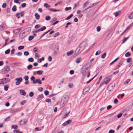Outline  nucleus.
<instances>
[{"instance_id":"nucleus-1","label":"nucleus","mask_w":133,"mask_h":133,"mask_svg":"<svg viewBox=\"0 0 133 133\" xmlns=\"http://www.w3.org/2000/svg\"><path fill=\"white\" fill-rule=\"evenodd\" d=\"M87 65H84L81 69V73L83 76H85L87 74V72L88 68V67H87Z\"/></svg>"},{"instance_id":"nucleus-2","label":"nucleus","mask_w":133,"mask_h":133,"mask_svg":"<svg viewBox=\"0 0 133 133\" xmlns=\"http://www.w3.org/2000/svg\"><path fill=\"white\" fill-rule=\"evenodd\" d=\"M82 43H81L75 51V54L76 56L78 55L82 51L83 49H81V48H82V46H81V45Z\"/></svg>"},{"instance_id":"nucleus-3","label":"nucleus","mask_w":133,"mask_h":133,"mask_svg":"<svg viewBox=\"0 0 133 133\" xmlns=\"http://www.w3.org/2000/svg\"><path fill=\"white\" fill-rule=\"evenodd\" d=\"M53 50L54 51V54L55 55H56L59 52L58 46L57 45H55L54 48Z\"/></svg>"},{"instance_id":"nucleus-4","label":"nucleus","mask_w":133,"mask_h":133,"mask_svg":"<svg viewBox=\"0 0 133 133\" xmlns=\"http://www.w3.org/2000/svg\"><path fill=\"white\" fill-rule=\"evenodd\" d=\"M111 77V76L110 75L107 76L104 79L103 81H104V82L105 84H106L109 82L111 80L110 78Z\"/></svg>"},{"instance_id":"nucleus-5","label":"nucleus","mask_w":133,"mask_h":133,"mask_svg":"<svg viewBox=\"0 0 133 133\" xmlns=\"http://www.w3.org/2000/svg\"><path fill=\"white\" fill-rule=\"evenodd\" d=\"M15 80L17 81L16 82V85H18L20 84L21 82L22 81L23 79L22 77H19L15 79Z\"/></svg>"},{"instance_id":"nucleus-6","label":"nucleus","mask_w":133,"mask_h":133,"mask_svg":"<svg viewBox=\"0 0 133 133\" xmlns=\"http://www.w3.org/2000/svg\"><path fill=\"white\" fill-rule=\"evenodd\" d=\"M90 90V88L89 87H87L85 88H84L83 93L84 94H86V92L89 91Z\"/></svg>"},{"instance_id":"nucleus-7","label":"nucleus","mask_w":133,"mask_h":133,"mask_svg":"<svg viewBox=\"0 0 133 133\" xmlns=\"http://www.w3.org/2000/svg\"><path fill=\"white\" fill-rule=\"evenodd\" d=\"M25 33V32H24L22 34H19V37L20 39H22L26 36V35L24 34Z\"/></svg>"},{"instance_id":"nucleus-8","label":"nucleus","mask_w":133,"mask_h":133,"mask_svg":"<svg viewBox=\"0 0 133 133\" xmlns=\"http://www.w3.org/2000/svg\"><path fill=\"white\" fill-rule=\"evenodd\" d=\"M72 122V121L70 119L68 120V121H66L62 124L63 126H65L69 124L70 123Z\"/></svg>"},{"instance_id":"nucleus-9","label":"nucleus","mask_w":133,"mask_h":133,"mask_svg":"<svg viewBox=\"0 0 133 133\" xmlns=\"http://www.w3.org/2000/svg\"><path fill=\"white\" fill-rule=\"evenodd\" d=\"M27 121L25 119L22 120L19 122L20 125H24L26 123Z\"/></svg>"},{"instance_id":"nucleus-10","label":"nucleus","mask_w":133,"mask_h":133,"mask_svg":"<svg viewBox=\"0 0 133 133\" xmlns=\"http://www.w3.org/2000/svg\"><path fill=\"white\" fill-rule=\"evenodd\" d=\"M10 70L9 67L8 66H5L4 68V72L5 73H7Z\"/></svg>"},{"instance_id":"nucleus-11","label":"nucleus","mask_w":133,"mask_h":133,"mask_svg":"<svg viewBox=\"0 0 133 133\" xmlns=\"http://www.w3.org/2000/svg\"><path fill=\"white\" fill-rule=\"evenodd\" d=\"M43 97L44 96L42 94L41 95H39L38 96V97L37 98V99L38 101H39L43 98Z\"/></svg>"},{"instance_id":"nucleus-12","label":"nucleus","mask_w":133,"mask_h":133,"mask_svg":"<svg viewBox=\"0 0 133 133\" xmlns=\"http://www.w3.org/2000/svg\"><path fill=\"white\" fill-rule=\"evenodd\" d=\"M19 92L21 95L25 96L26 94V92L23 90H19Z\"/></svg>"},{"instance_id":"nucleus-13","label":"nucleus","mask_w":133,"mask_h":133,"mask_svg":"<svg viewBox=\"0 0 133 133\" xmlns=\"http://www.w3.org/2000/svg\"><path fill=\"white\" fill-rule=\"evenodd\" d=\"M74 53V51L73 50H72L70 51H69L67 52L66 55L67 56H69L72 55Z\"/></svg>"},{"instance_id":"nucleus-14","label":"nucleus","mask_w":133,"mask_h":133,"mask_svg":"<svg viewBox=\"0 0 133 133\" xmlns=\"http://www.w3.org/2000/svg\"><path fill=\"white\" fill-rule=\"evenodd\" d=\"M63 105H65L68 102V99H67L66 97H64V98L63 99Z\"/></svg>"},{"instance_id":"nucleus-15","label":"nucleus","mask_w":133,"mask_h":133,"mask_svg":"<svg viewBox=\"0 0 133 133\" xmlns=\"http://www.w3.org/2000/svg\"><path fill=\"white\" fill-rule=\"evenodd\" d=\"M35 16L36 19L38 20L39 19L40 16L37 13H35Z\"/></svg>"},{"instance_id":"nucleus-16","label":"nucleus","mask_w":133,"mask_h":133,"mask_svg":"<svg viewBox=\"0 0 133 133\" xmlns=\"http://www.w3.org/2000/svg\"><path fill=\"white\" fill-rule=\"evenodd\" d=\"M128 17L130 19H132L133 18V12H131L129 15Z\"/></svg>"},{"instance_id":"nucleus-17","label":"nucleus","mask_w":133,"mask_h":133,"mask_svg":"<svg viewBox=\"0 0 133 133\" xmlns=\"http://www.w3.org/2000/svg\"><path fill=\"white\" fill-rule=\"evenodd\" d=\"M82 60V58L81 57L77 58L76 61V62L77 63H78L80 62Z\"/></svg>"},{"instance_id":"nucleus-18","label":"nucleus","mask_w":133,"mask_h":133,"mask_svg":"<svg viewBox=\"0 0 133 133\" xmlns=\"http://www.w3.org/2000/svg\"><path fill=\"white\" fill-rule=\"evenodd\" d=\"M43 72V71L39 70L36 71V73L37 75H41L42 74Z\"/></svg>"},{"instance_id":"nucleus-19","label":"nucleus","mask_w":133,"mask_h":133,"mask_svg":"<svg viewBox=\"0 0 133 133\" xmlns=\"http://www.w3.org/2000/svg\"><path fill=\"white\" fill-rule=\"evenodd\" d=\"M9 87V85L7 84L4 86V89L5 91H7L8 90V88Z\"/></svg>"},{"instance_id":"nucleus-20","label":"nucleus","mask_w":133,"mask_h":133,"mask_svg":"<svg viewBox=\"0 0 133 133\" xmlns=\"http://www.w3.org/2000/svg\"><path fill=\"white\" fill-rule=\"evenodd\" d=\"M73 16V14H71L66 18V20H67L70 19Z\"/></svg>"},{"instance_id":"nucleus-21","label":"nucleus","mask_w":133,"mask_h":133,"mask_svg":"<svg viewBox=\"0 0 133 133\" xmlns=\"http://www.w3.org/2000/svg\"><path fill=\"white\" fill-rule=\"evenodd\" d=\"M44 57H43L41 58L38 59V62L39 63H41L42 62V61H44Z\"/></svg>"},{"instance_id":"nucleus-22","label":"nucleus","mask_w":133,"mask_h":133,"mask_svg":"<svg viewBox=\"0 0 133 133\" xmlns=\"http://www.w3.org/2000/svg\"><path fill=\"white\" fill-rule=\"evenodd\" d=\"M125 56L126 57H129L131 55L130 53L129 52H127L125 54Z\"/></svg>"},{"instance_id":"nucleus-23","label":"nucleus","mask_w":133,"mask_h":133,"mask_svg":"<svg viewBox=\"0 0 133 133\" xmlns=\"http://www.w3.org/2000/svg\"><path fill=\"white\" fill-rule=\"evenodd\" d=\"M129 37H125L124 39H123V42H122V43H124L125 42V41L128 39H129Z\"/></svg>"},{"instance_id":"nucleus-24","label":"nucleus","mask_w":133,"mask_h":133,"mask_svg":"<svg viewBox=\"0 0 133 133\" xmlns=\"http://www.w3.org/2000/svg\"><path fill=\"white\" fill-rule=\"evenodd\" d=\"M11 128L14 129H17L18 128V127L17 125H13L12 126Z\"/></svg>"},{"instance_id":"nucleus-25","label":"nucleus","mask_w":133,"mask_h":133,"mask_svg":"<svg viewBox=\"0 0 133 133\" xmlns=\"http://www.w3.org/2000/svg\"><path fill=\"white\" fill-rule=\"evenodd\" d=\"M39 79V78L37 79H35V80H34L32 82V83L34 84H35L37 83H38Z\"/></svg>"},{"instance_id":"nucleus-26","label":"nucleus","mask_w":133,"mask_h":133,"mask_svg":"<svg viewBox=\"0 0 133 133\" xmlns=\"http://www.w3.org/2000/svg\"><path fill=\"white\" fill-rule=\"evenodd\" d=\"M3 79H4L6 83L9 82L10 81L9 79L7 78H3Z\"/></svg>"},{"instance_id":"nucleus-27","label":"nucleus","mask_w":133,"mask_h":133,"mask_svg":"<svg viewBox=\"0 0 133 133\" xmlns=\"http://www.w3.org/2000/svg\"><path fill=\"white\" fill-rule=\"evenodd\" d=\"M34 59L32 57L30 58H28V61L29 62H32L34 61Z\"/></svg>"},{"instance_id":"nucleus-28","label":"nucleus","mask_w":133,"mask_h":133,"mask_svg":"<svg viewBox=\"0 0 133 133\" xmlns=\"http://www.w3.org/2000/svg\"><path fill=\"white\" fill-rule=\"evenodd\" d=\"M12 10L13 11H15L16 10V6L15 5H14L12 8Z\"/></svg>"},{"instance_id":"nucleus-29","label":"nucleus","mask_w":133,"mask_h":133,"mask_svg":"<svg viewBox=\"0 0 133 133\" xmlns=\"http://www.w3.org/2000/svg\"><path fill=\"white\" fill-rule=\"evenodd\" d=\"M130 79H127L126 81L124 82V84H127L130 81Z\"/></svg>"},{"instance_id":"nucleus-30","label":"nucleus","mask_w":133,"mask_h":133,"mask_svg":"<svg viewBox=\"0 0 133 133\" xmlns=\"http://www.w3.org/2000/svg\"><path fill=\"white\" fill-rule=\"evenodd\" d=\"M46 29V27L45 26H43L40 29V30L41 31H42L45 30Z\"/></svg>"},{"instance_id":"nucleus-31","label":"nucleus","mask_w":133,"mask_h":133,"mask_svg":"<svg viewBox=\"0 0 133 133\" xmlns=\"http://www.w3.org/2000/svg\"><path fill=\"white\" fill-rule=\"evenodd\" d=\"M24 48V46H20L18 47V49L19 50L23 49Z\"/></svg>"},{"instance_id":"nucleus-32","label":"nucleus","mask_w":133,"mask_h":133,"mask_svg":"<svg viewBox=\"0 0 133 133\" xmlns=\"http://www.w3.org/2000/svg\"><path fill=\"white\" fill-rule=\"evenodd\" d=\"M44 6L46 8H48L50 6V5L47 3H45L44 4Z\"/></svg>"},{"instance_id":"nucleus-33","label":"nucleus","mask_w":133,"mask_h":133,"mask_svg":"<svg viewBox=\"0 0 133 133\" xmlns=\"http://www.w3.org/2000/svg\"><path fill=\"white\" fill-rule=\"evenodd\" d=\"M106 55V53L105 52L104 54H102L101 56V57L102 58H105Z\"/></svg>"},{"instance_id":"nucleus-34","label":"nucleus","mask_w":133,"mask_h":133,"mask_svg":"<svg viewBox=\"0 0 133 133\" xmlns=\"http://www.w3.org/2000/svg\"><path fill=\"white\" fill-rule=\"evenodd\" d=\"M32 67V65L31 64H30L27 67L29 70Z\"/></svg>"},{"instance_id":"nucleus-35","label":"nucleus","mask_w":133,"mask_h":133,"mask_svg":"<svg viewBox=\"0 0 133 133\" xmlns=\"http://www.w3.org/2000/svg\"><path fill=\"white\" fill-rule=\"evenodd\" d=\"M34 37L33 36H30L29 38V40L31 41L34 38Z\"/></svg>"},{"instance_id":"nucleus-36","label":"nucleus","mask_w":133,"mask_h":133,"mask_svg":"<svg viewBox=\"0 0 133 133\" xmlns=\"http://www.w3.org/2000/svg\"><path fill=\"white\" fill-rule=\"evenodd\" d=\"M45 20L48 21L50 20L51 19V17L49 16H47L45 17Z\"/></svg>"},{"instance_id":"nucleus-37","label":"nucleus","mask_w":133,"mask_h":133,"mask_svg":"<svg viewBox=\"0 0 133 133\" xmlns=\"http://www.w3.org/2000/svg\"><path fill=\"white\" fill-rule=\"evenodd\" d=\"M89 3V2L88 1H87L85 3L83 4L84 8Z\"/></svg>"},{"instance_id":"nucleus-38","label":"nucleus","mask_w":133,"mask_h":133,"mask_svg":"<svg viewBox=\"0 0 133 133\" xmlns=\"http://www.w3.org/2000/svg\"><path fill=\"white\" fill-rule=\"evenodd\" d=\"M10 51V50L9 49H8L7 50H6L5 51V53L6 54H9Z\"/></svg>"},{"instance_id":"nucleus-39","label":"nucleus","mask_w":133,"mask_h":133,"mask_svg":"<svg viewBox=\"0 0 133 133\" xmlns=\"http://www.w3.org/2000/svg\"><path fill=\"white\" fill-rule=\"evenodd\" d=\"M71 7H66L65 8V10L66 11H68L69 10H71Z\"/></svg>"},{"instance_id":"nucleus-40","label":"nucleus","mask_w":133,"mask_h":133,"mask_svg":"<svg viewBox=\"0 0 133 133\" xmlns=\"http://www.w3.org/2000/svg\"><path fill=\"white\" fill-rule=\"evenodd\" d=\"M29 54V52L28 51H25L24 52V55L25 56H27Z\"/></svg>"},{"instance_id":"nucleus-41","label":"nucleus","mask_w":133,"mask_h":133,"mask_svg":"<svg viewBox=\"0 0 133 133\" xmlns=\"http://www.w3.org/2000/svg\"><path fill=\"white\" fill-rule=\"evenodd\" d=\"M34 95V93L32 92H30L29 94V95L30 97H32Z\"/></svg>"},{"instance_id":"nucleus-42","label":"nucleus","mask_w":133,"mask_h":133,"mask_svg":"<svg viewBox=\"0 0 133 133\" xmlns=\"http://www.w3.org/2000/svg\"><path fill=\"white\" fill-rule=\"evenodd\" d=\"M96 76V75H95L94 77H93L91 79L89 80V81H87L86 82L88 84L89 83V82H90L92 80L94 77Z\"/></svg>"},{"instance_id":"nucleus-43","label":"nucleus","mask_w":133,"mask_h":133,"mask_svg":"<svg viewBox=\"0 0 133 133\" xmlns=\"http://www.w3.org/2000/svg\"><path fill=\"white\" fill-rule=\"evenodd\" d=\"M45 94L47 96L49 94V92L48 90H45L44 92Z\"/></svg>"},{"instance_id":"nucleus-44","label":"nucleus","mask_w":133,"mask_h":133,"mask_svg":"<svg viewBox=\"0 0 133 133\" xmlns=\"http://www.w3.org/2000/svg\"><path fill=\"white\" fill-rule=\"evenodd\" d=\"M59 35V32H57L56 33L54 34V37H55L57 36H58Z\"/></svg>"},{"instance_id":"nucleus-45","label":"nucleus","mask_w":133,"mask_h":133,"mask_svg":"<svg viewBox=\"0 0 133 133\" xmlns=\"http://www.w3.org/2000/svg\"><path fill=\"white\" fill-rule=\"evenodd\" d=\"M101 30V27L99 26H98L97 27V31L98 32H99Z\"/></svg>"},{"instance_id":"nucleus-46","label":"nucleus","mask_w":133,"mask_h":133,"mask_svg":"<svg viewBox=\"0 0 133 133\" xmlns=\"http://www.w3.org/2000/svg\"><path fill=\"white\" fill-rule=\"evenodd\" d=\"M14 133H22V132L19 131L18 130H14Z\"/></svg>"},{"instance_id":"nucleus-47","label":"nucleus","mask_w":133,"mask_h":133,"mask_svg":"<svg viewBox=\"0 0 133 133\" xmlns=\"http://www.w3.org/2000/svg\"><path fill=\"white\" fill-rule=\"evenodd\" d=\"M132 58H129L127 59V62L128 63L130 62Z\"/></svg>"},{"instance_id":"nucleus-48","label":"nucleus","mask_w":133,"mask_h":133,"mask_svg":"<svg viewBox=\"0 0 133 133\" xmlns=\"http://www.w3.org/2000/svg\"><path fill=\"white\" fill-rule=\"evenodd\" d=\"M26 102V100H24L21 102V104L22 105H24Z\"/></svg>"},{"instance_id":"nucleus-49","label":"nucleus","mask_w":133,"mask_h":133,"mask_svg":"<svg viewBox=\"0 0 133 133\" xmlns=\"http://www.w3.org/2000/svg\"><path fill=\"white\" fill-rule=\"evenodd\" d=\"M101 52V51H100L99 50H98V51H97L95 53V55L96 56H97V55H98V54H100Z\"/></svg>"},{"instance_id":"nucleus-50","label":"nucleus","mask_w":133,"mask_h":133,"mask_svg":"<svg viewBox=\"0 0 133 133\" xmlns=\"http://www.w3.org/2000/svg\"><path fill=\"white\" fill-rule=\"evenodd\" d=\"M118 102V100L117 98H115L114 101V102L115 104H116Z\"/></svg>"},{"instance_id":"nucleus-51","label":"nucleus","mask_w":133,"mask_h":133,"mask_svg":"<svg viewBox=\"0 0 133 133\" xmlns=\"http://www.w3.org/2000/svg\"><path fill=\"white\" fill-rule=\"evenodd\" d=\"M102 78V76H101L99 78V79L98 82H97V84H98L99 83Z\"/></svg>"},{"instance_id":"nucleus-52","label":"nucleus","mask_w":133,"mask_h":133,"mask_svg":"<svg viewBox=\"0 0 133 133\" xmlns=\"http://www.w3.org/2000/svg\"><path fill=\"white\" fill-rule=\"evenodd\" d=\"M48 59L49 61L51 62L52 61V58L51 56H49L48 57Z\"/></svg>"},{"instance_id":"nucleus-53","label":"nucleus","mask_w":133,"mask_h":133,"mask_svg":"<svg viewBox=\"0 0 133 133\" xmlns=\"http://www.w3.org/2000/svg\"><path fill=\"white\" fill-rule=\"evenodd\" d=\"M24 79L26 81H27L29 79V77L28 76H25L24 77Z\"/></svg>"},{"instance_id":"nucleus-54","label":"nucleus","mask_w":133,"mask_h":133,"mask_svg":"<svg viewBox=\"0 0 133 133\" xmlns=\"http://www.w3.org/2000/svg\"><path fill=\"white\" fill-rule=\"evenodd\" d=\"M2 7L3 8H5L6 6V4L5 3H4L2 5Z\"/></svg>"},{"instance_id":"nucleus-55","label":"nucleus","mask_w":133,"mask_h":133,"mask_svg":"<svg viewBox=\"0 0 133 133\" xmlns=\"http://www.w3.org/2000/svg\"><path fill=\"white\" fill-rule=\"evenodd\" d=\"M38 50L37 48L35 47L33 49V51L34 52H35Z\"/></svg>"},{"instance_id":"nucleus-56","label":"nucleus","mask_w":133,"mask_h":133,"mask_svg":"<svg viewBox=\"0 0 133 133\" xmlns=\"http://www.w3.org/2000/svg\"><path fill=\"white\" fill-rule=\"evenodd\" d=\"M115 132V131L112 129L110 130L109 132V133H114Z\"/></svg>"},{"instance_id":"nucleus-57","label":"nucleus","mask_w":133,"mask_h":133,"mask_svg":"<svg viewBox=\"0 0 133 133\" xmlns=\"http://www.w3.org/2000/svg\"><path fill=\"white\" fill-rule=\"evenodd\" d=\"M35 58H39L40 56H39L38 55V54L37 53H36L35 54Z\"/></svg>"},{"instance_id":"nucleus-58","label":"nucleus","mask_w":133,"mask_h":133,"mask_svg":"<svg viewBox=\"0 0 133 133\" xmlns=\"http://www.w3.org/2000/svg\"><path fill=\"white\" fill-rule=\"evenodd\" d=\"M71 24V22H69L68 23H67V24H66V25L65 27V28H67L68 27V25H70Z\"/></svg>"},{"instance_id":"nucleus-59","label":"nucleus","mask_w":133,"mask_h":133,"mask_svg":"<svg viewBox=\"0 0 133 133\" xmlns=\"http://www.w3.org/2000/svg\"><path fill=\"white\" fill-rule=\"evenodd\" d=\"M95 44V43H94L91 46H90L89 48V49L90 50L94 46V45Z\"/></svg>"},{"instance_id":"nucleus-60","label":"nucleus","mask_w":133,"mask_h":133,"mask_svg":"<svg viewBox=\"0 0 133 133\" xmlns=\"http://www.w3.org/2000/svg\"><path fill=\"white\" fill-rule=\"evenodd\" d=\"M15 49H13L11 51V54L13 55L14 53Z\"/></svg>"},{"instance_id":"nucleus-61","label":"nucleus","mask_w":133,"mask_h":133,"mask_svg":"<svg viewBox=\"0 0 133 133\" xmlns=\"http://www.w3.org/2000/svg\"><path fill=\"white\" fill-rule=\"evenodd\" d=\"M40 27L39 24H37L35 26V28L36 29H38Z\"/></svg>"},{"instance_id":"nucleus-62","label":"nucleus","mask_w":133,"mask_h":133,"mask_svg":"<svg viewBox=\"0 0 133 133\" xmlns=\"http://www.w3.org/2000/svg\"><path fill=\"white\" fill-rule=\"evenodd\" d=\"M20 13H17L16 15V16L17 17L18 19H19L20 18V17L19 16Z\"/></svg>"},{"instance_id":"nucleus-63","label":"nucleus","mask_w":133,"mask_h":133,"mask_svg":"<svg viewBox=\"0 0 133 133\" xmlns=\"http://www.w3.org/2000/svg\"><path fill=\"white\" fill-rule=\"evenodd\" d=\"M112 107V106L111 105H109L107 107V110H109Z\"/></svg>"},{"instance_id":"nucleus-64","label":"nucleus","mask_w":133,"mask_h":133,"mask_svg":"<svg viewBox=\"0 0 133 133\" xmlns=\"http://www.w3.org/2000/svg\"><path fill=\"white\" fill-rule=\"evenodd\" d=\"M119 14V13L118 12H116L115 13V16L116 17Z\"/></svg>"}]
</instances>
